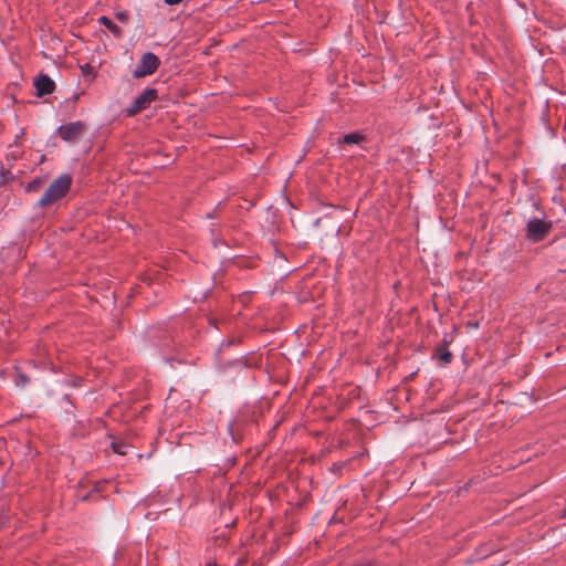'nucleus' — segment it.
<instances>
[{
	"label": "nucleus",
	"mask_w": 566,
	"mask_h": 566,
	"mask_svg": "<svg viewBox=\"0 0 566 566\" xmlns=\"http://www.w3.org/2000/svg\"><path fill=\"white\" fill-rule=\"evenodd\" d=\"M72 185V177L70 175H61L54 179L45 192L40 198L38 205L41 208L48 207L53 202L63 198L70 190Z\"/></svg>",
	"instance_id": "obj_1"
},
{
	"label": "nucleus",
	"mask_w": 566,
	"mask_h": 566,
	"mask_svg": "<svg viewBox=\"0 0 566 566\" xmlns=\"http://www.w3.org/2000/svg\"><path fill=\"white\" fill-rule=\"evenodd\" d=\"M160 65L158 56L151 52L142 55L139 63L133 71L135 78H142L154 74Z\"/></svg>",
	"instance_id": "obj_2"
},
{
	"label": "nucleus",
	"mask_w": 566,
	"mask_h": 566,
	"mask_svg": "<svg viewBox=\"0 0 566 566\" xmlns=\"http://www.w3.org/2000/svg\"><path fill=\"white\" fill-rule=\"evenodd\" d=\"M158 96L157 90L146 87L133 102L132 106L127 108L128 115H135L143 109L147 108L151 102Z\"/></svg>",
	"instance_id": "obj_3"
},
{
	"label": "nucleus",
	"mask_w": 566,
	"mask_h": 566,
	"mask_svg": "<svg viewBox=\"0 0 566 566\" xmlns=\"http://www.w3.org/2000/svg\"><path fill=\"white\" fill-rule=\"evenodd\" d=\"M551 222H545L538 218H533L527 222L526 234L532 241L543 240L551 230Z\"/></svg>",
	"instance_id": "obj_4"
},
{
	"label": "nucleus",
	"mask_w": 566,
	"mask_h": 566,
	"mask_svg": "<svg viewBox=\"0 0 566 566\" xmlns=\"http://www.w3.org/2000/svg\"><path fill=\"white\" fill-rule=\"evenodd\" d=\"M84 130L85 124L81 120L64 124L57 128L59 136L69 143L78 140Z\"/></svg>",
	"instance_id": "obj_5"
},
{
	"label": "nucleus",
	"mask_w": 566,
	"mask_h": 566,
	"mask_svg": "<svg viewBox=\"0 0 566 566\" xmlns=\"http://www.w3.org/2000/svg\"><path fill=\"white\" fill-rule=\"evenodd\" d=\"M34 86L36 90V96L41 97L53 93L55 90L54 81L46 74H40L34 78Z\"/></svg>",
	"instance_id": "obj_6"
},
{
	"label": "nucleus",
	"mask_w": 566,
	"mask_h": 566,
	"mask_svg": "<svg viewBox=\"0 0 566 566\" xmlns=\"http://www.w3.org/2000/svg\"><path fill=\"white\" fill-rule=\"evenodd\" d=\"M452 357V353L448 349L446 344L439 345L434 349L433 358L438 359L440 366L449 365Z\"/></svg>",
	"instance_id": "obj_7"
},
{
	"label": "nucleus",
	"mask_w": 566,
	"mask_h": 566,
	"mask_svg": "<svg viewBox=\"0 0 566 566\" xmlns=\"http://www.w3.org/2000/svg\"><path fill=\"white\" fill-rule=\"evenodd\" d=\"M98 22L104 25L115 38L119 39L123 36L122 29L113 22L108 17L102 15L98 19Z\"/></svg>",
	"instance_id": "obj_8"
},
{
	"label": "nucleus",
	"mask_w": 566,
	"mask_h": 566,
	"mask_svg": "<svg viewBox=\"0 0 566 566\" xmlns=\"http://www.w3.org/2000/svg\"><path fill=\"white\" fill-rule=\"evenodd\" d=\"M364 139V136L359 133H349L343 137V143L347 145L359 144Z\"/></svg>",
	"instance_id": "obj_9"
},
{
	"label": "nucleus",
	"mask_w": 566,
	"mask_h": 566,
	"mask_svg": "<svg viewBox=\"0 0 566 566\" xmlns=\"http://www.w3.org/2000/svg\"><path fill=\"white\" fill-rule=\"evenodd\" d=\"M113 450L118 454H126V446L120 443H113Z\"/></svg>",
	"instance_id": "obj_10"
},
{
	"label": "nucleus",
	"mask_w": 566,
	"mask_h": 566,
	"mask_svg": "<svg viewBox=\"0 0 566 566\" xmlns=\"http://www.w3.org/2000/svg\"><path fill=\"white\" fill-rule=\"evenodd\" d=\"M29 382V378L24 374H18L17 385L24 387Z\"/></svg>",
	"instance_id": "obj_11"
},
{
	"label": "nucleus",
	"mask_w": 566,
	"mask_h": 566,
	"mask_svg": "<svg viewBox=\"0 0 566 566\" xmlns=\"http://www.w3.org/2000/svg\"><path fill=\"white\" fill-rule=\"evenodd\" d=\"M116 18L120 21L126 23L128 21V12L127 11H119L116 13Z\"/></svg>",
	"instance_id": "obj_12"
},
{
	"label": "nucleus",
	"mask_w": 566,
	"mask_h": 566,
	"mask_svg": "<svg viewBox=\"0 0 566 566\" xmlns=\"http://www.w3.org/2000/svg\"><path fill=\"white\" fill-rule=\"evenodd\" d=\"M164 1H165L166 4L175 6V4H179L184 0H164Z\"/></svg>",
	"instance_id": "obj_13"
},
{
	"label": "nucleus",
	"mask_w": 566,
	"mask_h": 566,
	"mask_svg": "<svg viewBox=\"0 0 566 566\" xmlns=\"http://www.w3.org/2000/svg\"><path fill=\"white\" fill-rule=\"evenodd\" d=\"M472 326L478 327L479 325H478V323H472Z\"/></svg>",
	"instance_id": "obj_14"
},
{
	"label": "nucleus",
	"mask_w": 566,
	"mask_h": 566,
	"mask_svg": "<svg viewBox=\"0 0 566 566\" xmlns=\"http://www.w3.org/2000/svg\"><path fill=\"white\" fill-rule=\"evenodd\" d=\"M562 517H566V510L564 511Z\"/></svg>",
	"instance_id": "obj_15"
},
{
	"label": "nucleus",
	"mask_w": 566,
	"mask_h": 566,
	"mask_svg": "<svg viewBox=\"0 0 566 566\" xmlns=\"http://www.w3.org/2000/svg\"><path fill=\"white\" fill-rule=\"evenodd\" d=\"M208 566H214V565H211V564H210V565H208Z\"/></svg>",
	"instance_id": "obj_16"
}]
</instances>
